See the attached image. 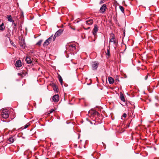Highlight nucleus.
Wrapping results in <instances>:
<instances>
[{
    "label": "nucleus",
    "instance_id": "ddd939ff",
    "mask_svg": "<svg viewBox=\"0 0 159 159\" xmlns=\"http://www.w3.org/2000/svg\"><path fill=\"white\" fill-rule=\"evenodd\" d=\"M25 60L26 61L27 63L28 64H30L31 63L32 61H31V59L29 57H27L26 58Z\"/></svg>",
    "mask_w": 159,
    "mask_h": 159
},
{
    "label": "nucleus",
    "instance_id": "b1692460",
    "mask_svg": "<svg viewBox=\"0 0 159 159\" xmlns=\"http://www.w3.org/2000/svg\"><path fill=\"white\" fill-rule=\"evenodd\" d=\"M12 25H14V27H13V29H15L16 27V24L14 22H14H12Z\"/></svg>",
    "mask_w": 159,
    "mask_h": 159
},
{
    "label": "nucleus",
    "instance_id": "a878e982",
    "mask_svg": "<svg viewBox=\"0 0 159 159\" xmlns=\"http://www.w3.org/2000/svg\"><path fill=\"white\" fill-rule=\"evenodd\" d=\"M104 3V1H102V0H101L100 2H99V4H102V3Z\"/></svg>",
    "mask_w": 159,
    "mask_h": 159
},
{
    "label": "nucleus",
    "instance_id": "72a5a7b5",
    "mask_svg": "<svg viewBox=\"0 0 159 159\" xmlns=\"http://www.w3.org/2000/svg\"><path fill=\"white\" fill-rule=\"evenodd\" d=\"M155 105H156V106H157V103H156V104H155Z\"/></svg>",
    "mask_w": 159,
    "mask_h": 159
},
{
    "label": "nucleus",
    "instance_id": "2f4dec72",
    "mask_svg": "<svg viewBox=\"0 0 159 159\" xmlns=\"http://www.w3.org/2000/svg\"><path fill=\"white\" fill-rule=\"evenodd\" d=\"M11 43L12 45L13 43L12 42H11Z\"/></svg>",
    "mask_w": 159,
    "mask_h": 159
},
{
    "label": "nucleus",
    "instance_id": "4468645a",
    "mask_svg": "<svg viewBox=\"0 0 159 159\" xmlns=\"http://www.w3.org/2000/svg\"><path fill=\"white\" fill-rule=\"evenodd\" d=\"M52 36L53 35H52L46 40V42H48L49 44L51 42V39H52V38L53 39Z\"/></svg>",
    "mask_w": 159,
    "mask_h": 159
},
{
    "label": "nucleus",
    "instance_id": "9b49d317",
    "mask_svg": "<svg viewBox=\"0 0 159 159\" xmlns=\"http://www.w3.org/2000/svg\"><path fill=\"white\" fill-rule=\"evenodd\" d=\"M93 20L90 19L89 20H86V23L87 25H91L93 23Z\"/></svg>",
    "mask_w": 159,
    "mask_h": 159
},
{
    "label": "nucleus",
    "instance_id": "a211bd4d",
    "mask_svg": "<svg viewBox=\"0 0 159 159\" xmlns=\"http://www.w3.org/2000/svg\"><path fill=\"white\" fill-rule=\"evenodd\" d=\"M43 40L42 39H40L39 41L38 42L36 43V45H38V46H40L42 43V42Z\"/></svg>",
    "mask_w": 159,
    "mask_h": 159
},
{
    "label": "nucleus",
    "instance_id": "f8f14e48",
    "mask_svg": "<svg viewBox=\"0 0 159 159\" xmlns=\"http://www.w3.org/2000/svg\"><path fill=\"white\" fill-rule=\"evenodd\" d=\"M7 18L8 20L10 22H14V20L12 19V17L11 15H8L7 16Z\"/></svg>",
    "mask_w": 159,
    "mask_h": 159
},
{
    "label": "nucleus",
    "instance_id": "f03ea898",
    "mask_svg": "<svg viewBox=\"0 0 159 159\" xmlns=\"http://www.w3.org/2000/svg\"><path fill=\"white\" fill-rule=\"evenodd\" d=\"M111 37L110 38V39L109 42L110 43H113L115 44L116 43V41L115 39V36L114 34L111 33L110 34Z\"/></svg>",
    "mask_w": 159,
    "mask_h": 159
},
{
    "label": "nucleus",
    "instance_id": "9d476101",
    "mask_svg": "<svg viewBox=\"0 0 159 159\" xmlns=\"http://www.w3.org/2000/svg\"><path fill=\"white\" fill-rule=\"evenodd\" d=\"M108 80L110 84H112L114 82L113 79L111 77H108Z\"/></svg>",
    "mask_w": 159,
    "mask_h": 159
},
{
    "label": "nucleus",
    "instance_id": "20e7f679",
    "mask_svg": "<svg viewBox=\"0 0 159 159\" xmlns=\"http://www.w3.org/2000/svg\"><path fill=\"white\" fill-rule=\"evenodd\" d=\"M99 65V63L98 62L94 61L92 62V69L94 70H95L97 69Z\"/></svg>",
    "mask_w": 159,
    "mask_h": 159
},
{
    "label": "nucleus",
    "instance_id": "7ed1b4c3",
    "mask_svg": "<svg viewBox=\"0 0 159 159\" xmlns=\"http://www.w3.org/2000/svg\"><path fill=\"white\" fill-rule=\"evenodd\" d=\"M107 9V6L106 5L104 4L102 5L100 9V12L101 13H104L106 9Z\"/></svg>",
    "mask_w": 159,
    "mask_h": 159
},
{
    "label": "nucleus",
    "instance_id": "f3484780",
    "mask_svg": "<svg viewBox=\"0 0 159 159\" xmlns=\"http://www.w3.org/2000/svg\"><path fill=\"white\" fill-rule=\"evenodd\" d=\"M120 98L121 100L122 101H123V102L125 101V97L123 94H120Z\"/></svg>",
    "mask_w": 159,
    "mask_h": 159
},
{
    "label": "nucleus",
    "instance_id": "c85d7f7f",
    "mask_svg": "<svg viewBox=\"0 0 159 159\" xmlns=\"http://www.w3.org/2000/svg\"><path fill=\"white\" fill-rule=\"evenodd\" d=\"M54 111V110H53V109H51V110H50V113H52Z\"/></svg>",
    "mask_w": 159,
    "mask_h": 159
},
{
    "label": "nucleus",
    "instance_id": "5701e85b",
    "mask_svg": "<svg viewBox=\"0 0 159 159\" xmlns=\"http://www.w3.org/2000/svg\"><path fill=\"white\" fill-rule=\"evenodd\" d=\"M30 125V124L29 123H27L24 126V129H25L27 128Z\"/></svg>",
    "mask_w": 159,
    "mask_h": 159
},
{
    "label": "nucleus",
    "instance_id": "7c9ffc66",
    "mask_svg": "<svg viewBox=\"0 0 159 159\" xmlns=\"http://www.w3.org/2000/svg\"><path fill=\"white\" fill-rule=\"evenodd\" d=\"M93 113L94 114L96 115V114H98V113L97 111H96L94 112Z\"/></svg>",
    "mask_w": 159,
    "mask_h": 159
},
{
    "label": "nucleus",
    "instance_id": "bb28decb",
    "mask_svg": "<svg viewBox=\"0 0 159 159\" xmlns=\"http://www.w3.org/2000/svg\"><path fill=\"white\" fill-rule=\"evenodd\" d=\"M6 37H7V38H9V39H10V37H9V35L8 34H6Z\"/></svg>",
    "mask_w": 159,
    "mask_h": 159
},
{
    "label": "nucleus",
    "instance_id": "dca6fc26",
    "mask_svg": "<svg viewBox=\"0 0 159 159\" xmlns=\"http://www.w3.org/2000/svg\"><path fill=\"white\" fill-rule=\"evenodd\" d=\"M8 141L10 143H13L14 141V139L13 137H10L8 139Z\"/></svg>",
    "mask_w": 159,
    "mask_h": 159
},
{
    "label": "nucleus",
    "instance_id": "cd10ccee",
    "mask_svg": "<svg viewBox=\"0 0 159 159\" xmlns=\"http://www.w3.org/2000/svg\"><path fill=\"white\" fill-rule=\"evenodd\" d=\"M18 75L21 76H22V77H23L22 74L21 73H18Z\"/></svg>",
    "mask_w": 159,
    "mask_h": 159
},
{
    "label": "nucleus",
    "instance_id": "1a4fd4ad",
    "mask_svg": "<svg viewBox=\"0 0 159 159\" xmlns=\"http://www.w3.org/2000/svg\"><path fill=\"white\" fill-rule=\"evenodd\" d=\"M59 96L58 95H55L53 96V100L55 102H58L59 100Z\"/></svg>",
    "mask_w": 159,
    "mask_h": 159
},
{
    "label": "nucleus",
    "instance_id": "6e6552de",
    "mask_svg": "<svg viewBox=\"0 0 159 159\" xmlns=\"http://www.w3.org/2000/svg\"><path fill=\"white\" fill-rule=\"evenodd\" d=\"M15 65L16 67H21L22 66L21 61L20 60L17 61L15 63Z\"/></svg>",
    "mask_w": 159,
    "mask_h": 159
},
{
    "label": "nucleus",
    "instance_id": "393cba45",
    "mask_svg": "<svg viewBox=\"0 0 159 159\" xmlns=\"http://www.w3.org/2000/svg\"><path fill=\"white\" fill-rule=\"evenodd\" d=\"M127 114L126 113H124L122 115V116L124 118H125L126 117Z\"/></svg>",
    "mask_w": 159,
    "mask_h": 159
},
{
    "label": "nucleus",
    "instance_id": "6ab92c4d",
    "mask_svg": "<svg viewBox=\"0 0 159 159\" xmlns=\"http://www.w3.org/2000/svg\"><path fill=\"white\" fill-rule=\"evenodd\" d=\"M59 80L61 85H62L63 82L62 79L60 76L59 77Z\"/></svg>",
    "mask_w": 159,
    "mask_h": 159
},
{
    "label": "nucleus",
    "instance_id": "0eeeda50",
    "mask_svg": "<svg viewBox=\"0 0 159 159\" xmlns=\"http://www.w3.org/2000/svg\"><path fill=\"white\" fill-rule=\"evenodd\" d=\"M2 116L4 118L6 119L9 116L8 113L7 111L3 112L2 113Z\"/></svg>",
    "mask_w": 159,
    "mask_h": 159
},
{
    "label": "nucleus",
    "instance_id": "c756f323",
    "mask_svg": "<svg viewBox=\"0 0 159 159\" xmlns=\"http://www.w3.org/2000/svg\"><path fill=\"white\" fill-rule=\"evenodd\" d=\"M148 75H146L145 77V80H146L147 79H148Z\"/></svg>",
    "mask_w": 159,
    "mask_h": 159
},
{
    "label": "nucleus",
    "instance_id": "473e14b6",
    "mask_svg": "<svg viewBox=\"0 0 159 159\" xmlns=\"http://www.w3.org/2000/svg\"><path fill=\"white\" fill-rule=\"evenodd\" d=\"M72 28V29H73V30H75V28Z\"/></svg>",
    "mask_w": 159,
    "mask_h": 159
},
{
    "label": "nucleus",
    "instance_id": "39448f33",
    "mask_svg": "<svg viewBox=\"0 0 159 159\" xmlns=\"http://www.w3.org/2000/svg\"><path fill=\"white\" fill-rule=\"evenodd\" d=\"M98 27L96 24H95L94 25V28L93 30V35L95 36L97 34V33L98 32Z\"/></svg>",
    "mask_w": 159,
    "mask_h": 159
},
{
    "label": "nucleus",
    "instance_id": "f257e3e1",
    "mask_svg": "<svg viewBox=\"0 0 159 159\" xmlns=\"http://www.w3.org/2000/svg\"><path fill=\"white\" fill-rule=\"evenodd\" d=\"M63 29H60L57 31L55 33L53 37V40L54 41L56 39V37L61 35L63 33Z\"/></svg>",
    "mask_w": 159,
    "mask_h": 159
},
{
    "label": "nucleus",
    "instance_id": "412c9836",
    "mask_svg": "<svg viewBox=\"0 0 159 159\" xmlns=\"http://www.w3.org/2000/svg\"><path fill=\"white\" fill-rule=\"evenodd\" d=\"M49 44L47 42H46V40L44 42L43 44V45L44 47H46L47 46H48Z\"/></svg>",
    "mask_w": 159,
    "mask_h": 159
},
{
    "label": "nucleus",
    "instance_id": "2eb2a0df",
    "mask_svg": "<svg viewBox=\"0 0 159 159\" xmlns=\"http://www.w3.org/2000/svg\"><path fill=\"white\" fill-rule=\"evenodd\" d=\"M5 27L4 26L3 23H2L1 25H0V30L3 31L5 29Z\"/></svg>",
    "mask_w": 159,
    "mask_h": 159
},
{
    "label": "nucleus",
    "instance_id": "aec40b11",
    "mask_svg": "<svg viewBox=\"0 0 159 159\" xmlns=\"http://www.w3.org/2000/svg\"><path fill=\"white\" fill-rule=\"evenodd\" d=\"M119 8H120V10L121 11H122V12L123 13H124V8L123 7H122V6H120Z\"/></svg>",
    "mask_w": 159,
    "mask_h": 159
},
{
    "label": "nucleus",
    "instance_id": "423d86ee",
    "mask_svg": "<svg viewBox=\"0 0 159 159\" xmlns=\"http://www.w3.org/2000/svg\"><path fill=\"white\" fill-rule=\"evenodd\" d=\"M76 49L75 45L74 44H70L69 45L68 49L71 51H74Z\"/></svg>",
    "mask_w": 159,
    "mask_h": 159
},
{
    "label": "nucleus",
    "instance_id": "4be33fe9",
    "mask_svg": "<svg viewBox=\"0 0 159 159\" xmlns=\"http://www.w3.org/2000/svg\"><path fill=\"white\" fill-rule=\"evenodd\" d=\"M106 54L108 57H109L110 56V50L109 49H107V52L106 53Z\"/></svg>",
    "mask_w": 159,
    "mask_h": 159
}]
</instances>
